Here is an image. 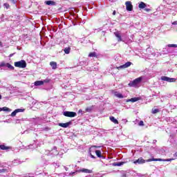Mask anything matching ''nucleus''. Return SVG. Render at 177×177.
Listing matches in <instances>:
<instances>
[{
  "label": "nucleus",
  "instance_id": "obj_43",
  "mask_svg": "<svg viewBox=\"0 0 177 177\" xmlns=\"http://www.w3.org/2000/svg\"><path fill=\"white\" fill-rule=\"evenodd\" d=\"M44 82H49V80H44Z\"/></svg>",
  "mask_w": 177,
  "mask_h": 177
},
{
  "label": "nucleus",
  "instance_id": "obj_18",
  "mask_svg": "<svg viewBox=\"0 0 177 177\" xmlns=\"http://www.w3.org/2000/svg\"><path fill=\"white\" fill-rule=\"evenodd\" d=\"M138 8L140 9H145V8H146V3H145L143 1H141L138 5Z\"/></svg>",
  "mask_w": 177,
  "mask_h": 177
},
{
  "label": "nucleus",
  "instance_id": "obj_29",
  "mask_svg": "<svg viewBox=\"0 0 177 177\" xmlns=\"http://www.w3.org/2000/svg\"><path fill=\"white\" fill-rule=\"evenodd\" d=\"M17 114V112L16 111V110H15L13 112H12L11 113V117H16V115Z\"/></svg>",
  "mask_w": 177,
  "mask_h": 177
},
{
  "label": "nucleus",
  "instance_id": "obj_16",
  "mask_svg": "<svg viewBox=\"0 0 177 177\" xmlns=\"http://www.w3.org/2000/svg\"><path fill=\"white\" fill-rule=\"evenodd\" d=\"M114 95L116 96V97H118L119 99H122L124 97V95H122V94L117 91L114 92Z\"/></svg>",
  "mask_w": 177,
  "mask_h": 177
},
{
  "label": "nucleus",
  "instance_id": "obj_34",
  "mask_svg": "<svg viewBox=\"0 0 177 177\" xmlns=\"http://www.w3.org/2000/svg\"><path fill=\"white\" fill-rule=\"evenodd\" d=\"M77 172H78V171H74V172H71V173H70L69 174V175H72V176H74V175H75V174H77Z\"/></svg>",
  "mask_w": 177,
  "mask_h": 177
},
{
  "label": "nucleus",
  "instance_id": "obj_4",
  "mask_svg": "<svg viewBox=\"0 0 177 177\" xmlns=\"http://www.w3.org/2000/svg\"><path fill=\"white\" fill-rule=\"evenodd\" d=\"M140 82H142V77L135 79L133 82H131L129 84V86H136V85H138V84H140Z\"/></svg>",
  "mask_w": 177,
  "mask_h": 177
},
{
  "label": "nucleus",
  "instance_id": "obj_9",
  "mask_svg": "<svg viewBox=\"0 0 177 177\" xmlns=\"http://www.w3.org/2000/svg\"><path fill=\"white\" fill-rule=\"evenodd\" d=\"M71 125V122H68L66 123H59V127H62V128H68Z\"/></svg>",
  "mask_w": 177,
  "mask_h": 177
},
{
  "label": "nucleus",
  "instance_id": "obj_35",
  "mask_svg": "<svg viewBox=\"0 0 177 177\" xmlns=\"http://www.w3.org/2000/svg\"><path fill=\"white\" fill-rule=\"evenodd\" d=\"M6 170V169H0V174H2L3 172H5Z\"/></svg>",
  "mask_w": 177,
  "mask_h": 177
},
{
  "label": "nucleus",
  "instance_id": "obj_8",
  "mask_svg": "<svg viewBox=\"0 0 177 177\" xmlns=\"http://www.w3.org/2000/svg\"><path fill=\"white\" fill-rule=\"evenodd\" d=\"M126 9L128 12H132V9H133V6H132V3L131 1H126Z\"/></svg>",
  "mask_w": 177,
  "mask_h": 177
},
{
  "label": "nucleus",
  "instance_id": "obj_28",
  "mask_svg": "<svg viewBox=\"0 0 177 177\" xmlns=\"http://www.w3.org/2000/svg\"><path fill=\"white\" fill-rule=\"evenodd\" d=\"M3 111H10V109L6 106L2 108Z\"/></svg>",
  "mask_w": 177,
  "mask_h": 177
},
{
  "label": "nucleus",
  "instance_id": "obj_33",
  "mask_svg": "<svg viewBox=\"0 0 177 177\" xmlns=\"http://www.w3.org/2000/svg\"><path fill=\"white\" fill-rule=\"evenodd\" d=\"M3 6H5V8H6V9H9L10 6H9V3H6L3 4Z\"/></svg>",
  "mask_w": 177,
  "mask_h": 177
},
{
  "label": "nucleus",
  "instance_id": "obj_22",
  "mask_svg": "<svg viewBox=\"0 0 177 177\" xmlns=\"http://www.w3.org/2000/svg\"><path fill=\"white\" fill-rule=\"evenodd\" d=\"M35 85L36 86H41V85H44V81H36V82H35Z\"/></svg>",
  "mask_w": 177,
  "mask_h": 177
},
{
  "label": "nucleus",
  "instance_id": "obj_19",
  "mask_svg": "<svg viewBox=\"0 0 177 177\" xmlns=\"http://www.w3.org/2000/svg\"><path fill=\"white\" fill-rule=\"evenodd\" d=\"M115 37L118 38V41L119 42H121L122 41V39L121 38V35L118 32H115Z\"/></svg>",
  "mask_w": 177,
  "mask_h": 177
},
{
  "label": "nucleus",
  "instance_id": "obj_31",
  "mask_svg": "<svg viewBox=\"0 0 177 177\" xmlns=\"http://www.w3.org/2000/svg\"><path fill=\"white\" fill-rule=\"evenodd\" d=\"M15 111H17V113H23L24 111V110L21 109H15Z\"/></svg>",
  "mask_w": 177,
  "mask_h": 177
},
{
  "label": "nucleus",
  "instance_id": "obj_14",
  "mask_svg": "<svg viewBox=\"0 0 177 177\" xmlns=\"http://www.w3.org/2000/svg\"><path fill=\"white\" fill-rule=\"evenodd\" d=\"M46 5H48L51 6H55V5H56V2L53 1H45Z\"/></svg>",
  "mask_w": 177,
  "mask_h": 177
},
{
  "label": "nucleus",
  "instance_id": "obj_36",
  "mask_svg": "<svg viewBox=\"0 0 177 177\" xmlns=\"http://www.w3.org/2000/svg\"><path fill=\"white\" fill-rule=\"evenodd\" d=\"M172 24H173L174 26H176V25H177V21H174V22L172 23Z\"/></svg>",
  "mask_w": 177,
  "mask_h": 177
},
{
  "label": "nucleus",
  "instance_id": "obj_5",
  "mask_svg": "<svg viewBox=\"0 0 177 177\" xmlns=\"http://www.w3.org/2000/svg\"><path fill=\"white\" fill-rule=\"evenodd\" d=\"M161 80L162 81H167V82H176V78L168 77L167 76H162Z\"/></svg>",
  "mask_w": 177,
  "mask_h": 177
},
{
  "label": "nucleus",
  "instance_id": "obj_3",
  "mask_svg": "<svg viewBox=\"0 0 177 177\" xmlns=\"http://www.w3.org/2000/svg\"><path fill=\"white\" fill-rule=\"evenodd\" d=\"M63 115L65 117H69L70 118H73L74 117H77V113L73 111H64Z\"/></svg>",
  "mask_w": 177,
  "mask_h": 177
},
{
  "label": "nucleus",
  "instance_id": "obj_41",
  "mask_svg": "<svg viewBox=\"0 0 177 177\" xmlns=\"http://www.w3.org/2000/svg\"><path fill=\"white\" fill-rule=\"evenodd\" d=\"M93 147H95V149H97V147H97L96 145H94V146H93Z\"/></svg>",
  "mask_w": 177,
  "mask_h": 177
},
{
  "label": "nucleus",
  "instance_id": "obj_2",
  "mask_svg": "<svg viewBox=\"0 0 177 177\" xmlns=\"http://www.w3.org/2000/svg\"><path fill=\"white\" fill-rule=\"evenodd\" d=\"M150 159L148 160H145L143 159V158L140 157L138 159L134 160L133 162V164H139V165H142V164H145L146 162H151V161H148Z\"/></svg>",
  "mask_w": 177,
  "mask_h": 177
},
{
  "label": "nucleus",
  "instance_id": "obj_15",
  "mask_svg": "<svg viewBox=\"0 0 177 177\" xmlns=\"http://www.w3.org/2000/svg\"><path fill=\"white\" fill-rule=\"evenodd\" d=\"M95 154L99 158H104V157L102 156V151L100 150H96Z\"/></svg>",
  "mask_w": 177,
  "mask_h": 177
},
{
  "label": "nucleus",
  "instance_id": "obj_24",
  "mask_svg": "<svg viewBox=\"0 0 177 177\" xmlns=\"http://www.w3.org/2000/svg\"><path fill=\"white\" fill-rule=\"evenodd\" d=\"M0 149H1V150H9V149H10V147H6L3 145H0Z\"/></svg>",
  "mask_w": 177,
  "mask_h": 177
},
{
  "label": "nucleus",
  "instance_id": "obj_37",
  "mask_svg": "<svg viewBox=\"0 0 177 177\" xmlns=\"http://www.w3.org/2000/svg\"><path fill=\"white\" fill-rule=\"evenodd\" d=\"M91 158H96V157H95V156L92 155V153H91Z\"/></svg>",
  "mask_w": 177,
  "mask_h": 177
},
{
  "label": "nucleus",
  "instance_id": "obj_23",
  "mask_svg": "<svg viewBox=\"0 0 177 177\" xmlns=\"http://www.w3.org/2000/svg\"><path fill=\"white\" fill-rule=\"evenodd\" d=\"M71 50V48L68 47V48H65L64 49V53H66V55H68L70 53V51Z\"/></svg>",
  "mask_w": 177,
  "mask_h": 177
},
{
  "label": "nucleus",
  "instance_id": "obj_38",
  "mask_svg": "<svg viewBox=\"0 0 177 177\" xmlns=\"http://www.w3.org/2000/svg\"><path fill=\"white\" fill-rule=\"evenodd\" d=\"M146 12H150V8H145Z\"/></svg>",
  "mask_w": 177,
  "mask_h": 177
},
{
  "label": "nucleus",
  "instance_id": "obj_42",
  "mask_svg": "<svg viewBox=\"0 0 177 177\" xmlns=\"http://www.w3.org/2000/svg\"><path fill=\"white\" fill-rule=\"evenodd\" d=\"M0 46H2V41H0Z\"/></svg>",
  "mask_w": 177,
  "mask_h": 177
},
{
  "label": "nucleus",
  "instance_id": "obj_45",
  "mask_svg": "<svg viewBox=\"0 0 177 177\" xmlns=\"http://www.w3.org/2000/svg\"><path fill=\"white\" fill-rule=\"evenodd\" d=\"M3 111L2 108H0V111Z\"/></svg>",
  "mask_w": 177,
  "mask_h": 177
},
{
  "label": "nucleus",
  "instance_id": "obj_30",
  "mask_svg": "<svg viewBox=\"0 0 177 177\" xmlns=\"http://www.w3.org/2000/svg\"><path fill=\"white\" fill-rule=\"evenodd\" d=\"M0 67H6V63L2 62L0 63Z\"/></svg>",
  "mask_w": 177,
  "mask_h": 177
},
{
  "label": "nucleus",
  "instance_id": "obj_44",
  "mask_svg": "<svg viewBox=\"0 0 177 177\" xmlns=\"http://www.w3.org/2000/svg\"><path fill=\"white\" fill-rule=\"evenodd\" d=\"M1 99H2V95H1V94H0V100H1Z\"/></svg>",
  "mask_w": 177,
  "mask_h": 177
},
{
  "label": "nucleus",
  "instance_id": "obj_12",
  "mask_svg": "<svg viewBox=\"0 0 177 177\" xmlns=\"http://www.w3.org/2000/svg\"><path fill=\"white\" fill-rule=\"evenodd\" d=\"M125 162H113L112 164L113 167H121V165H124Z\"/></svg>",
  "mask_w": 177,
  "mask_h": 177
},
{
  "label": "nucleus",
  "instance_id": "obj_27",
  "mask_svg": "<svg viewBox=\"0 0 177 177\" xmlns=\"http://www.w3.org/2000/svg\"><path fill=\"white\" fill-rule=\"evenodd\" d=\"M168 48H177V44H168Z\"/></svg>",
  "mask_w": 177,
  "mask_h": 177
},
{
  "label": "nucleus",
  "instance_id": "obj_26",
  "mask_svg": "<svg viewBox=\"0 0 177 177\" xmlns=\"http://www.w3.org/2000/svg\"><path fill=\"white\" fill-rule=\"evenodd\" d=\"M157 113H160L159 109H156L152 110V114H157Z\"/></svg>",
  "mask_w": 177,
  "mask_h": 177
},
{
  "label": "nucleus",
  "instance_id": "obj_40",
  "mask_svg": "<svg viewBox=\"0 0 177 177\" xmlns=\"http://www.w3.org/2000/svg\"><path fill=\"white\" fill-rule=\"evenodd\" d=\"M115 13H116V12H115V10H114V11L113 12V16H115Z\"/></svg>",
  "mask_w": 177,
  "mask_h": 177
},
{
  "label": "nucleus",
  "instance_id": "obj_20",
  "mask_svg": "<svg viewBox=\"0 0 177 177\" xmlns=\"http://www.w3.org/2000/svg\"><path fill=\"white\" fill-rule=\"evenodd\" d=\"M88 57H96V58H97V54H96V52H91L88 54Z\"/></svg>",
  "mask_w": 177,
  "mask_h": 177
},
{
  "label": "nucleus",
  "instance_id": "obj_13",
  "mask_svg": "<svg viewBox=\"0 0 177 177\" xmlns=\"http://www.w3.org/2000/svg\"><path fill=\"white\" fill-rule=\"evenodd\" d=\"M138 100H139V98H138V97H133V98L127 100L126 102H127V103H128L129 102H131V103H135V102H138Z\"/></svg>",
  "mask_w": 177,
  "mask_h": 177
},
{
  "label": "nucleus",
  "instance_id": "obj_21",
  "mask_svg": "<svg viewBox=\"0 0 177 177\" xmlns=\"http://www.w3.org/2000/svg\"><path fill=\"white\" fill-rule=\"evenodd\" d=\"M93 110V106L85 109L86 113H91Z\"/></svg>",
  "mask_w": 177,
  "mask_h": 177
},
{
  "label": "nucleus",
  "instance_id": "obj_11",
  "mask_svg": "<svg viewBox=\"0 0 177 177\" xmlns=\"http://www.w3.org/2000/svg\"><path fill=\"white\" fill-rule=\"evenodd\" d=\"M50 66L52 67L53 70L57 68V63L56 62H50Z\"/></svg>",
  "mask_w": 177,
  "mask_h": 177
},
{
  "label": "nucleus",
  "instance_id": "obj_7",
  "mask_svg": "<svg viewBox=\"0 0 177 177\" xmlns=\"http://www.w3.org/2000/svg\"><path fill=\"white\" fill-rule=\"evenodd\" d=\"M175 158H169V159H161V158H150L148 161H174Z\"/></svg>",
  "mask_w": 177,
  "mask_h": 177
},
{
  "label": "nucleus",
  "instance_id": "obj_10",
  "mask_svg": "<svg viewBox=\"0 0 177 177\" xmlns=\"http://www.w3.org/2000/svg\"><path fill=\"white\" fill-rule=\"evenodd\" d=\"M77 172H84V174H92V170L88 169H82L77 170Z\"/></svg>",
  "mask_w": 177,
  "mask_h": 177
},
{
  "label": "nucleus",
  "instance_id": "obj_17",
  "mask_svg": "<svg viewBox=\"0 0 177 177\" xmlns=\"http://www.w3.org/2000/svg\"><path fill=\"white\" fill-rule=\"evenodd\" d=\"M109 120L113 122V124H118V120L114 118V116H110Z\"/></svg>",
  "mask_w": 177,
  "mask_h": 177
},
{
  "label": "nucleus",
  "instance_id": "obj_6",
  "mask_svg": "<svg viewBox=\"0 0 177 177\" xmlns=\"http://www.w3.org/2000/svg\"><path fill=\"white\" fill-rule=\"evenodd\" d=\"M131 65L132 62H128L122 66L116 67V68L117 70H120L121 68H128V67H131Z\"/></svg>",
  "mask_w": 177,
  "mask_h": 177
},
{
  "label": "nucleus",
  "instance_id": "obj_1",
  "mask_svg": "<svg viewBox=\"0 0 177 177\" xmlns=\"http://www.w3.org/2000/svg\"><path fill=\"white\" fill-rule=\"evenodd\" d=\"M15 66L19 68H26L27 67V63L24 60L15 62Z\"/></svg>",
  "mask_w": 177,
  "mask_h": 177
},
{
  "label": "nucleus",
  "instance_id": "obj_32",
  "mask_svg": "<svg viewBox=\"0 0 177 177\" xmlns=\"http://www.w3.org/2000/svg\"><path fill=\"white\" fill-rule=\"evenodd\" d=\"M138 125L140 127H145V123L143 122L142 120H140V122L138 123Z\"/></svg>",
  "mask_w": 177,
  "mask_h": 177
},
{
  "label": "nucleus",
  "instance_id": "obj_25",
  "mask_svg": "<svg viewBox=\"0 0 177 177\" xmlns=\"http://www.w3.org/2000/svg\"><path fill=\"white\" fill-rule=\"evenodd\" d=\"M6 67H8V68H10V70H15V67L9 63L6 64Z\"/></svg>",
  "mask_w": 177,
  "mask_h": 177
},
{
  "label": "nucleus",
  "instance_id": "obj_46",
  "mask_svg": "<svg viewBox=\"0 0 177 177\" xmlns=\"http://www.w3.org/2000/svg\"><path fill=\"white\" fill-rule=\"evenodd\" d=\"M11 1V2H15V0H10Z\"/></svg>",
  "mask_w": 177,
  "mask_h": 177
},
{
  "label": "nucleus",
  "instance_id": "obj_39",
  "mask_svg": "<svg viewBox=\"0 0 177 177\" xmlns=\"http://www.w3.org/2000/svg\"><path fill=\"white\" fill-rule=\"evenodd\" d=\"M174 157H177V151L174 154Z\"/></svg>",
  "mask_w": 177,
  "mask_h": 177
}]
</instances>
